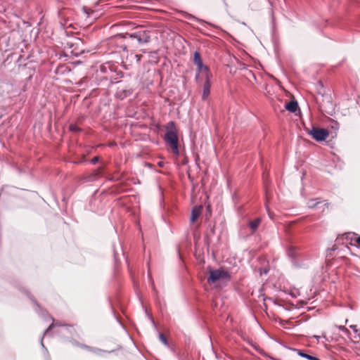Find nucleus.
I'll use <instances>...</instances> for the list:
<instances>
[{
  "label": "nucleus",
  "instance_id": "f257e3e1",
  "mask_svg": "<svg viewBox=\"0 0 360 360\" xmlns=\"http://www.w3.org/2000/svg\"><path fill=\"white\" fill-rule=\"evenodd\" d=\"M165 140L171 148L172 153L176 156L179 155V138L177 136V129L174 122L167 123Z\"/></svg>",
  "mask_w": 360,
  "mask_h": 360
},
{
  "label": "nucleus",
  "instance_id": "f03ea898",
  "mask_svg": "<svg viewBox=\"0 0 360 360\" xmlns=\"http://www.w3.org/2000/svg\"><path fill=\"white\" fill-rule=\"evenodd\" d=\"M129 37L131 39H136L139 44H146L150 40V32L143 28H137V30L131 33H126L124 36V38Z\"/></svg>",
  "mask_w": 360,
  "mask_h": 360
},
{
  "label": "nucleus",
  "instance_id": "7ed1b4c3",
  "mask_svg": "<svg viewBox=\"0 0 360 360\" xmlns=\"http://www.w3.org/2000/svg\"><path fill=\"white\" fill-rule=\"evenodd\" d=\"M230 275L229 273L222 269H215L210 271V276L207 278L209 283H214L219 281H229Z\"/></svg>",
  "mask_w": 360,
  "mask_h": 360
},
{
  "label": "nucleus",
  "instance_id": "20e7f679",
  "mask_svg": "<svg viewBox=\"0 0 360 360\" xmlns=\"http://www.w3.org/2000/svg\"><path fill=\"white\" fill-rule=\"evenodd\" d=\"M307 134L316 141H325L328 135V130L323 128L313 127L311 129H307Z\"/></svg>",
  "mask_w": 360,
  "mask_h": 360
},
{
  "label": "nucleus",
  "instance_id": "39448f33",
  "mask_svg": "<svg viewBox=\"0 0 360 360\" xmlns=\"http://www.w3.org/2000/svg\"><path fill=\"white\" fill-rule=\"evenodd\" d=\"M200 74L205 78H212V73L210 72L209 68L205 65L202 62L200 65H197V75L195 79L199 81Z\"/></svg>",
  "mask_w": 360,
  "mask_h": 360
},
{
  "label": "nucleus",
  "instance_id": "423d86ee",
  "mask_svg": "<svg viewBox=\"0 0 360 360\" xmlns=\"http://www.w3.org/2000/svg\"><path fill=\"white\" fill-rule=\"evenodd\" d=\"M211 78H205L203 84L202 100H206L210 94Z\"/></svg>",
  "mask_w": 360,
  "mask_h": 360
},
{
  "label": "nucleus",
  "instance_id": "0eeeda50",
  "mask_svg": "<svg viewBox=\"0 0 360 360\" xmlns=\"http://www.w3.org/2000/svg\"><path fill=\"white\" fill-rule=\"evenodd\" d=\"M202 213V207H195L193 208L191 215V223H194L198 219Z\"/></svg>",
  "mask_w": 360,
  "mask_h": 360
},
{
  "label": "nucleus",
  "instance_id": "6e6552de",
  "mask_svg": "<svg viewBox=\"0 0 360 360\" xmlns=\"http://www.w3.org/2000/svg\"><path fill=\"white\" fill-rule=\"evenodd\" d=\"M298 108L297 102L295 101H291L285 105L286 110L291 112H295Z\"/></svg>",
  "mask_w": 360,
  "mask_h": 360
},
{
  "label": "nucleus",
  "instance_id": "1a4fd4ad",
  "mask_svg": "<svg viewBox=\"0 0 360 360\" xmlns=\"http://www.w3.org/2000/svg\"><path fill=\"white\" fill-rule=\"evenodd\" d=\"M260 223H261V220L259 218H257V219H254L253 221H250L249 226H250V229H252V232H255L257 229Z\"/></svg>",
  "mask_w": 360,
  "mask_h": 360
},
{
  "label": "nucleus",
  "instance_id": "9d476101",
  "mask_svg": "<svg viewBox=\"0 0 360 360\" xmlns=\"http://www.w3.org/2000/svg\"><path fill=\"white\" fill-rule=\"evenodd\" d=\"M202 62L200 54L198 51H195L193 55V63L195 65H200Z\"/></svg>",
  "mask_w": 360,
  "mask_h": 360
},
{
  "label": "nucleus",
  "instance_id": "9b49d317",
  "mask_svg": "<svg viewBox=\"0 0 360 360\" xmlns=\"http://www.w3.org/2000/svg\"><path fill=\"white\" fill-rule=\"evenodd\" d=\"M298 354L300 356H302V357H304L309 360H320L319 359L316 358V356H311V355H309L308 354H306L304 353V352L301 351V350H298Z\"/></svg>",
  "mask_w": 360,
  "mask_h": 360
},
{
  "label": "nucleus",
  "instance_id": "f8f14e48",
  "mask_svg": "<svg viewBox=\"0 0 360 360\" xmlns=\"http://www.w3.org/2000/svg\"><path fill=\"white\" fill-rule=\"evenodd\" d=\"M69 129L72 132H77L80 130V129L75 124H71L69 126Z\"/></svg>",
  "mask_w": 360,
  "mask_h": 360
},
{
  "label": "nucleus",
  "instance_id": "ddd939ff",
  "mask_svg": "<svg viewBox=\"0 0 360 360\" xmlns=\"http://www.w3.org/2000/svg\"><path fill=\"white\" fill-rule=\"evenodd\" d=\"M101 172H102V167H99L94 172L93 175L94 176H98L101 174Z\"/></svg>",
  "mask_w": 360,
  "mask_h": 360
},
{
  "label": "nucleus",
  "instance_id": "4468645a",
  "mask_svg": "<svg viewBox=\"0 0 360 360\" xmlns=\"http://www.w3.org/2000/svg\"><path fill=\"white\" fill-rule=\"evenodd\" d=\"M160 340L165 345L167 344V338L163 334H160L159 336Z\"/></svg>",
  "mask_w": 360,
  "mask_h": 360
},
{
  "label": "nucleus",
  "instance_id": "2eb2a0df",
  "mask_svg": "<svg viewBox=\"0 0 360 360\" xmlns=\"http://www.w3.org/2000/svg\"><path fill=\"white\" fill-rule=\"evenodd\" d=\"M354 241L356 243V246L360 248V236L355 238Z\"/></svg>",
  "mask_w": 360,
  "mask_h": 360
},
{
  "label": "nucleus",
  "instance_id": "dca6fc26",
  "mask_svg": "<svg viewBox=\"0 0 360 360\" xmlns=\"http://www.w3.org/2000/svg\"><path fill=\"white\" fill-rule=\"evenodd\" d=\"M98 159H99V157L98 156H96L94 157L91 160V162L92 164H96L98 161Z\"/></svg>",
  "mask_w": 360,
  "mask_h": 360
},
{
  "label": "nucleus",
  "instance_id": "f3484780",
  "mask_svg": "<svg viewBox=\"0 0 360 360\" xmlns=\"http://www.w3.org/2000/svg\"><path fill=\"white\" fill-rule=\"evenodd\" d=\"M356 326H352L351 328L354 330V331H357V329H356Z\"/></svg>",
  "mask_w": 360,
  "mask_h": 360
},
{
  "label": "nucleus",
  "instance_id": "a211bd4d",
  "mask_svg": "<svg viewBox=\"0 0 360 360\" xmlns=\"http://www.w3.org/2000/svg\"><path fill=\"white\" fill-rule=\"evenodd\" d=\"M158 165H159V166H160V167H162V166H163V163H162V162H160L158 163Z\"/></svg>",
  "mask_w": 360,
  "mask_h": 360
},
{
  "label": "nucleus",
  "instance_id": "6ab92c4d",
  "mask_svg": "<svg viewBox=\"0 0 360 360\" xmlns=\"http://www.w3.org/2000/svg\"><path fill=\"white\" fill-rule=\"evenodd\" d=\"M53 324H51V325L49 327V328H48V329H49V330L51 329V328H53Z\"/></svg>",
  "mask_w": 360,
  "mask_h": 360
}]
</instances>
